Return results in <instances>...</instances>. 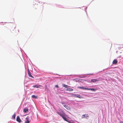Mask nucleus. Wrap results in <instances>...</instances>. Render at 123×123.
I'll list each match as a JSON object with an SVG mask.
<instances>
[{
  "mask_svg": "<svg viewBox=\"0 0 123 123\" xmlns=\"http://www.w3.org/2000/svg\"><path fill=\"white\" fill-rule=\"evenodd\" d=\"M15 114H14L12 116V117L13 118H14V119H15Z\"/></svg>",
  "mask_w": 123,
  "mask_h": 123,
  "instance_id": "nucleus-18",
  "label": "nucleus"
},
{
  "mask_svg": "<svg viewBox=\"0 0 123 123\" xmlns=\"http://www.w3.org/2000/svg\"><path fill=\"white\" fill-rule=\"evenodd\" d=\"M17 31H18V32H19V31L18 30H17Z\"/></svg>",
  "mask_w": 123,
  "mask_h": 123,
  "instance_id": "nucleus-21",
  "label": "nucleus"
},
{
  "mask_svg": "<svg viewBox=\"0 0 123 123\" xmlns=\"http://www.w3.org/2000/svg\"><path fill=\"white\" fill-rule=\"evenodd\" d=\"M39 86L41 87H42V86H41L40 85H35V86H33V87H36L37 88H38L39 87Z\"/></svg>",
  "mask_w": 123,
  "mask_h": 123,
  "instance_id": "nucleus-10",
  "label": "nucleus"
},
{
  "mask_svg": "<svg viewBox=\"0 0 123 123\" xmlns=\"http://www.w3.org/2000/svg\"><path fill=\"white\" fill-rule=\"evenodd\" d=\"M28 75L29 76L32 78H33V77L31 75V72H30L29 70H28Z\"/></svg>",
  "mask_w": 123,
  "mask_h": 123,
  "instance_id": "nucleus-5",
  "label": "nucleus"
},
{
  "mask_svg": "<svg viewBox=\"0 0 123 123\" xmlns=\"http://www.w3.org/2000/svg\"><path fill=\"white\" fill-rule=\"evenodd\" d=\"M16 120L19 123H20L21 122V120L19 117L18 116L17 117Z\"/></svg>",
  "mask_w": 123,
  "mask_h": 123,
  "instance_id": "nucleus-2",
  "label": "nucleus"
},
{
  "mask_svg": "<svg viewBox=\"0 0 123 123\" xmlns=\"http://www.w3.org/2000/svg\"><path fill=\"white\" fill-rule=\"evenodd\" d=\"M117 62V61L116 59L114 60L113 62L112 63L113 64H116Z\"/></svg>",
  "mask_w": 123,
  "mask_h": 123,
  "instance_id": "nucleus-7",
  "label": "nucleus"
},
{
  "mask_svg": "<svg viewBox=\"0 0 123 123\" xmlns=\"http://www.w3.org/2000/svg\"><path fill=\"white\" fill-rule=\"evenodd\" d=\"M78 88H79V89H83L85 90H87V88H86V87H80V86H78L77 87Z\"/></svg>",
  "mask_w": 123,
  "mask_h": 123,
  "instance_id": "nucleus-6",
  "label": "nucleus"
},
{
  "mask_svg": "<svg viewBox=\"0 0 123 123\" xmlns=\"http://www.w3.org/2000/svg\"><path fill=\"white\" fill-rule=\"evenodd\" d=\"M91 75H93V74H91Z\"/></svg>",
  "mask_w": 123,
  "mask_h": 123,
  "instance_id": "nucleus-23",
  "label": "nucleus"
},
{
  "mask_svg": "<svg viewBox=\"0 0 123 123\" xmlns=\"http://www.w3.org/2000/svg\"><path fill=\"white\" fill-rule=\"evenodd\" d=\"M76 97H77L80 98H82V96L80 95H77L76 96Z\"/></svg>",
  "mask_w": 123,
  "mask_h": 123,
  "instance_id": "nucleus-16",
  "label": "nucleus"
},
{
  "mask_svg": "<svg viewBox=\"0 0 123 123\" xmlns=\"http://www.w3.org/2000/svg\"><path fill=\"white\" fill-rule=\"evenodd\" d=\"M86 115V117H88V114H86V115H83L82 116V118H84L85 117V115Z\"/></svg>",
  "mask_w": 123,
  "mask_h": 123,
  "instance_id": "nucleus-15",
  "label": "nucleus"
},
{
  "mask_svg": "<svg viewBox=\"0 0 123 123\" xmlns=\"http://www.w3.org/2000/svg\"><path fill=\"white\" fill-rule=\"evenodd\" d=\"M55 86L56 87H57V88H58L59 87L58 86V85H55Z\"/></svg>",
  "mask_w": 123,
  "mask_h": 123,
  "instance_id": "nucleus-19",
  "label": "nucleus"
},
{
  "mask_svg": "<svg viewBox=\"0 0 123 123\" xmlns=\"http://www.w3.org/2000/svg\"><path fill=\"white\" fill-rule=\"evenodd\" d=\"M109 74V73H106L105 74Z\"/></svg>",
  "mask_w": 123,
  "mask_h": 123,
  "instance_id": "nucleus-22",
  "label": "nucleus"
},
{
  "mask_svg": "<svg viewBox=\"0 0 123 123\" xmlns=\"http://www.w3.org/2000/svg\"><path fill=\"white\" fill-rule=\"evenodd\" d=\"M72 96L74 97H76L77 95L75 94H73L72 95Z\"/></svg>",
  "mask_w": 123,
  "mask_h": 123,
  "instance_id": "nucleus-17",
  "label": "nucleus"
},
{
  "mask_svg": "<svg viewBox=\"0 0 123 123\" xmlns=\"http://www.w3.org/2000/svg\"><path fill=\"white\" fill-rule=\"evenodd\" d=\"M63 106L67 110H69L70 108V107L68 106V105H64Z\"/></svg>",
  "mask_w": 123,
  "mask_h": 123,
  "instance_id": "nucleus-4",
  "label": "nucleus"
},
{
  "mask_svg": "<svg viewBox=\"0 0 123 123\" xmlns=\"http://www.w3.org/2000/svg\"><path fill=\"white\" fill-rule=\"evenodd\" d=\"M87 90H91L92 91H95L96 89H94L92 88H87Z\"/></svg>",
  "mask_w": 123,
  "mask_h": 123,
  "instance_id": "nucleus-9",
  "label": "nucleus"
},
{
  "mask_svg": "<svg viewBox=\"0 0 123 123\" xmlns=\"http://www.w3.org/2000/svg\"><path fill=\"white\" fill-rule=\"evenodd\" d=\"M32 98L36 99L37 98V96H36L34 95H33L32 96Z\"/></svg>",
  "mask_w": 123,
  "mask_h": 123,
  "instance_id": "nucleus-12",
  "label": "nucleus"
},
{
  "mask_svg": "<svg viewBox=\"0 0 123 123\" xmlns=\"http://www.w3.org/2000/svg\"><path fill=\"white\" fill-rule=\"evenodd\" d=\"M67 90L68 91H71L73 90V89L71 88H68L67 89Z\"/></svg>",
  "mask_w": 123,
  "mask_h": 123,
  "instance_id": "nucleus-13",
  "label": "nucleus"
},
{
  "mask_svg": "<svg viewBox=\"0 0 123 123\" xmlns=\"http://www.w3.org/2000/svg\"><path fill=\"white\" fill-rule=\"evenodd\" d=\"M26 120L25 121V123H29L30 121L29 120V118L27 117L26 118Z\"/></svg>",
  "mask_w": 123,
  "mask_h": 123,
  "instance_id": "nucleus-8",
  "label": "nucleus"
},
{
  "mask_svg": "<svg viewBox=\"0 0 123 123\" xmlns=\"http://www.w3.org/2000/svg\"><path fill=\"white\" fill-rule=\"evenodd\" d=\"M99 80H98L94 79H91V81L92 82L94 83L97 81Z\"/></svg>",
  "mask_w": 123,
  "mask_h": 123,
  "instance_id": "nucleus-3",
  "label": "nucleus"
},
{
  "mask_svg": "<svg viewBox=\"0 0 123 123\" xmlns=\"http://www.w3.org/2000/svg\"><path fill=\"white\" fill-rule=\"evenodd\" d=\"M60 111H61L60 113L58 111L57 112V113L60 116L62 117L64 120L67 122L69 123H71V122L70 121H68L67 120L68 119L66 117H67V116L65 113L61 109H60Z\"/></svg>",
  "mask_w": 123,
  "mask_h": 123,
  "instance_id": "nucleus-1",
  "label": "nucleus"
},
{
  "mask_svg": "<svg viewBox=\"0 0 123 123\" xmlns=\"http://www.w3.org/2000/svg\"><path fill=\"white\" fill-rule=\"evenodd\" d=\"M64 87L66 88H67L68 86L66 85L65 84H63L62 85Z\"/></svg>",
  "mask_w": 123,
  "mask_h": 123,
  "instance_id": "nucleus-14",
  "label": "nucleus"
},
{
  "mask_svg": "<svg viewBox=\"0 0 123 123\" xmlns=\"http://www.w3.org/2000/svg\"><path fill=\"white\" fill-rule=\"evenodd\" d=\"M28 109L27 108H25L24 109L23 111L25 112H26L27 111H28Z\"/></svg>",
  "mask_w": 123,
  "mask_h": 123,
  "instance_id": "nucleus-11",
  "label": "nucleus"
},
{
  "mask_svg": "<svg viewBox=\"0 0 123 123\" xmlns=\"http://www.w3.org/2000/svg\"><path fill=\"white\" fill-rule=\"evenodd\" d=\"M120 123H123V122L122 121H121L120 122Z\"/></svg>",
  "mask_w": 123,
  "mask_h": 123,
  "instance_id": "nucleus-20",
  "label": "nucleus"
}]
</instances>
